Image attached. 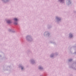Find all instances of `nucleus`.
<instances>
[{
  "label": "nucleus",
  "mask_w": 76,
  "mask_h": 76,
  "mask_svg": "<svg viewBox=\"0 0 76 76\" xmlns=\"http://www.w3.org/2000/svg\"><path fill=\"white\" fill-rule=\"evenodd\" d=\"M11 22V21H10V20H8L7 21V23H10Z\"/></svg>",
  "instance_id": "1"
},
{
  "label": "nucleus",
  "mask_w": 76,
  "mask_h": 76,
  "mask_svg": "<svg viewBox=\"0 0 76 76\" xmlns=\"http://www.w3.org/2000/svg\"><path fill=\"white\" fill-rule=\"evenodd\" d=\"M14 20L15 21H18V19L17 18H14Z\"/></svg>",
  "instance_id": "2"
},
{
  "label": "nucleus",
  "mask_w": 76,
  "mask_h": 76,
  "mask_svg": "<svg viewBox=\"0 0 76 76\" xmlns=\"http://www.w3.org/2000/svg\"><path fill=\"white\" fill-rule=\"evenodd\" d=\"M71 38L72 37V34H70L69 36Z\"/></svg>",
  "instance_id": "3"
},
{
  "label": "nucleus",
  "mask_w": 76,
  "mask_h": 76,
  "mask_svg": "<svg viewBox=\"0 0 76 76\" xmlns=\"http://www.w3.org/2000/svg\"><path fill=\"white\" fill-rule=\"evenodd\" d=\"M15 25H17V24H18L17 23H15Z\"/></svg>",
  "instance_id": "4"
},
{
  "label": "nucleus",
  "mask_w": 76,
  "mask_h": 76,
  "mask_svg": "<svg viewBox=\"0 0 76 76\" xmlns=\"http://www.w3.org/2000/svg\"><path fill=\"white\" fill-rule=\"evenodd\" d=\"M72 59H70L69 60V61H72Z\"/></svg>",
  "instance_id": "5"
},
{
  "label": "nucleus",
  "mask_w": 76,
  "mask_h": 76,
  "mask_svg": "<svg viewBox=\"0 0 76 76\" xmlns=\"http://www.w3.org/2000/svg\"><path fill=\"white\" fill-rule=\"evenodd\" d=\"M23 69V67H21V69Z\"/></svg>",
  "instance_id": "6"
},
{
  "label": "nucleus",
  "mask_w": 76,
  "mask_h": 76,
  "mask_svg": "<svg viewBox=\"0 0 76 76\" xmlns=\"http://www.w3.org/2000/svg\"><path fill=\"white\" fill-rule=\"evenodd\" d=\"M63 0H61V1H62Z\"/></svg>",
  "instance_id": "7"
}]
</instances>
